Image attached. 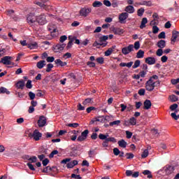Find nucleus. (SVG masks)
<instances>
[{
	"mask_svg": "<svg viewBox=\"0 0 179 179\" xmlns=\"http://www.w3.org/2000/svg\"><path fill=\"white\" fill-rule=\"evenodd\" d=\"M159 79L157 75L151 76L149 80L145 83V90L148 92H153L155 87H156V80Z\"/></svg>",
	"mask_w": 179,
	"mask_h": 179,
	"instance_id": "obj_1",
	"label": "nucleus"
},
{
	"mask_svg": "<svg viewBox=\"0 0 179 179\" xmlns=\"http://www.w3.org/2000/svg\"><path fill=\"white\" fill-rule=\"evenodd\" d=\"M41 136H43V134H41L38 129H35L33 133L29 134V138H33L34 141H40Z\"/></svg>",
	"mask_w": 179,
	"mask_h": 179,
	"instance_id": "obj_2",
	"label": "nucleus"
},
{
	"mask_svg": "<svg viewBox=\"0 0 179 179\" xmlns=\"http://www.w3.org/2000/svg\"><path fill=\"white\" fill-rule=\"evenodd\" d=\"M12 57L10 56H5L1 58L0 61V64H3V65H13L15 66V63L11 62Z\"/></svg>",
	"mask_w": 179,
	"mask_h": 179,
	"instance_id": "obj_3",
	"label": "nucleus"
},
{
	"mask_svg": "<svg viewBox=\"0 0 179 179\" xmlns=\"http://www.w3.org/2000/svg\"><path fill=\"white\" fill-rule=\"evenodd\" d=\"M90 12H92V8L86 7L82 8L79 12L80 16H83V17H87V16H89Z\"/></svg>",
	"mask_w": 179,
	"mask_h": 179,
	"instance_id": "obj_4",
	"label": "nucleus"
},
{
	"mask_svg": "<svg viewBox=\"0 0 179 179\" xmlns=\"http://www.w3.org/2000/svg\"><path fill=\"white\" fill-rule=\"evenodd\" d=\"M132 51H134V45L132 44L122 48V53L123 55H128V54H130Z\"/></svg>",
	"mask_w": 179,
	"mask_h": 179,
	"instance_id": "obj_5",
	"label": "nucleus"
},
{
	"mask_svg": "<svg viewBox=\"0 0 179 179\" xmlns=\"http://www.w3.org/2000/svg\"><path fill=\"white\" fill-rule=\"evenodd\" d=\"M27 23L29 24H31V26H33L34 23H36L37 22V17L34 15V13H30L27 17Z\"/></svg>",
	"mask_w": 179,
	"mask_h": 179,
	"instance_id": "obj_6",
	"label": "nucleus"
},
{
	"mask_svg": "<svg viewBox=\"0 0 179 179\" xmlns=\"http://www.w3.org/2000/svg\"><path fill=\"white\" fill-rule=\"evenodd\" d=\"M124 127H131V125H136V118L132 117L129 120H124Z\"/></svg>",
	"mask_w": 179,
	"mask_h": 179,
	"instance_id": "obj_7",
	"label": "nucleus"
},
{
	"mask_svg": "<svg viewBox=\"0 0 179 179\" xmlns=\"http://www.w3.org/2000/svg\"><path fill=\"white\" fill-rule=\"evenodd\" d=\"M87 135H89V130L86 129L81 133V135L78 137L77 141L78 142H83L86 138H87Z\"/></svg>",
	"mask_w": 179,
	"mask_h": 179,
	"instance_id": "obj_8",
	"label": "nucleus"
},
{
	"mask_svg": "<svg viewBox=\"0 0 179 179\" xmlns=\"http://www.w3.org/2000/svg\"><path fill=\"white\" fill-rule=\"evenodd\" d=\"M129 14L128 13H122L119 15V22L120 23H125V20L128 19Z\"/></svg>",
	"mask_w": 179,
	"mask_h": 179,
	"instance_id": "obj_9",
	"label": "nucleus"
},
{
	"mask_svg": "<svg viewBox=\"0 0 179 179\" xmlns=\"http://www.w3.org/2000/svg\"><path fill=\"white\" fill-rule=\"evenodd\" d=\"M36 22L39 24H41V25L45 24V23H47V20L45 19V15H41L36 17Z\"/></svg>",
	"mask_w": 179,
	"mask_h": 179,
	"instance_id": "obj_10",
	"label": "nucleus"
},
{
	"mask_svg": "<svg viewBox=\"0 0 179 179\" xmlns=\"http://www.w3.org/2000/svg\"><path fill=\"white\" fill-rule=\"evenodd\" d=\"M47 124V119L44 116H41L38 120V125L40 128H43Z\"/></svg>",
	"mask_w": 179,
	"mask_h": 179,
	"instance_id": "obj_11",
	"label": "nucleus"
},
{
	"mask_svg": "<svg viewBox=\"0 0 179 179\" xmlns=\"http://www.w3.org/2000/svg\"><path fill=\"white\" fill-rule=\"evenodd\" d=\"M179 32L178 31H173L172 32V37L171 38V44H174L176 41H177V38H178Z\"/></svg>",
	"mask_w": 179,
	"mask_h": 179,
	"instance_id": "obj_12",
	"label": "nucleus"
},
{
	"mask_svg": "<svg viewBox=\"0 0 179 179\" xmlns=\"http://www.w3.org/2000/svg\"><path fill=\"white\" fill-rule=\"evenodd\" d=\"M145 63L148 65H155L156 64V58L152 57H149L145 58Z\"/></svg>",
	"mask_w": 179,
	"mask_h": 179,
	"instance_id": "obj_13",
	"label": "nucleus"
},
{
	"mask_svg": "<svg viewBox=\"0 0 179 179\" xmlns=\"http://www.w3.org/2000/svg\"><path fill=\"white\" fill-rule=\"evenodd\" d=\"M124 10L126 11V13H135V8L133 7V6L129 5L125 7Z\"/></svg>",
	"mask_w": 179,
	"mask_h": 179,
	"instance_id": "obj_14",
	"label": "nucleus"
},
{
	"mask_svg": "<svg viewBox=\"0 0 179 179\" xmlns=\"http://www.w3.org/2000/svg\"><path fill=\"white\" fill-rule=\"evenodd\" d=\"M174 172V166H168L165 169V173L167 176H170V174H172V173Z\"/></svg>",
	"mask_w": 179,
	"mask_h": 179,
	"instance_id": "obj_15",
	"label": "nucleus"
},
{
	"mask_svg": "<svg viewBox=\"0 0 179 179\" xmlns=\"http://www.w3.org/2000/svg\"><path fill=\"white\" fill-rule=\"evenodd\" d=\"M78 131L76 130H73L69 132L70 135H71V139L73 141H76V138H78Z\"/></svg>",
	"mask_w": 179,
	"mask_h": 179,
	"instance_id": "obj_16",
	"label": "nucleus"
},
{
	"mask_svg": "<svg viewBox=\"0 0 179 179\" xmlns=\"http://www.w3.org/2000/svg\"><path fill=\"white\" fill-rule=\"evenodd\" d=\"M113 32L114 33V34L121 36V34H124V29L121 28H113Z\"/></svg>",
	"mask_w": 179,
	"mask_h": 179,
	"instance_id": "obj_17",
	"label": "nucleus"
},
{
	"mask_svg": "<svg viewBox=\"0 0 179 179\" xmlns=\"http://www.w3.org/2000/svg\"><path fill=\"white\" fill-rule=\"evenodd\" d=\"M152 107V101L149 99H146L144 101V109L149 110Z\"/></svg>",
	"mask_w": 179,
	"mask_h": 179,
	"instance_id": "obj_18",
	"label": "nucleus"
},
{
	"mask_svg": "<svg viewBox=\"0 0 179 179\" xmlns=\"http://www.w3.org/2000/svg\"><path fill=\"white\" fill-rule=\"evenodd\" d=\"M157 45L159 49L163 50V48L166 47V41L160 40L159 41L157 42Z\"/></svg>",
	"mask_w": 179,
	"mask_h": 179,
	"instance_id": "obj_19",
	"label": "nucleus"
},
{
	"mask_svg": "<svg viewBox=\"0 0 179 179\" xmlns=\"http://www.w3.org/2000/svg\"><path fill=\"white\" fill-rule=\"evenodd\" d=\"M45 65V60H41L36 64V66L38 69H43Z\"/></svg>",
	"mask_w": 179,
	"mask_h": 179,
	"instance_id": "obj_20",
	"label": "nucleus"
},
{
	"mask_svg": "<svg viewBox=\"0 0 179 179\" xmlns=\"http://www.w3.org/2000/svg\"><path fill=\"white\" fill-rule=\"evenodd\" d=\"M55 63L57 66H66L67 65L66 62H62L60 59L55 60Z\"/></svg>",
	"mask_w": 179,
	"mask_h": 179,
	"instance_id": "obj_21",
	"label": "nucleus"
},
{
	"mask_svg": "<svg viewBox=\"0 0 179 179\" xmlns=\"http://www.w3.org/2000/svg\"><path fill=\"white\" fill-rule=\"evenodd\" d=\"M115 45H113L108 50H106L105 52V57H110V55L113 54V52L114 51V50H115Z\"/></svg>",
	"mask_w": 179,
	"mask_h": 179,
	"instance_id": "obj_22",
	"label": "nucleus"
},
{
	"mask_svg": "<svg viewBox=\"0 0 179 179\" xmlns=\"http://www.w3.org/2000/svg\"><path fill=\"white\" fill-rule=\"evenodd\" d=\"M117 143H118V145H119L120 148H122L123 149H125V148H127V143L126 141L124 140V139H122V140L119 141L117 142Z\"/></svg>",
	"mask_w": 179,
	"mask_h": 179,
	"instance_id": "obj_23",
	"label": "nucleus"
},
{
	"mask_svg": "<svg viewBox=\"0 0 179 179\" xmlns=\"http://www.w3.org/2000/svg\"><path fill=\"white\" fill-rule=\"evenodd\" d=\"M146 23H148V18L143 17L140 25V29H145L146 27Z\"/></svg>",
	"mask_w": 179,
	"mask_h": 179,
	"instance_id": "obj_24",
	"label": "nucleus"
},
{
	"mask_svg": "<svg viewBox=\"0 0 179 179\" xmlns=\"http://www.w3.org/2000/svg\"><path fill=\"white\" fill-rule=\"evenodd\" d=\"M143 57H145V51L139 50L136 53V58L141 59L143 58Z\"/></svg>",
	"mask_w": 179,
	"mask_h": 179,
	"instance_id": "obj_25",
	"label": "nucleus"
},
{
	"mask_svg": "<svg viewBox=\"0 0 179 179\" xmlns=\"http://www.w3.org/2000/svg\"><path fill=\"white\" fill-rule=\"evenodd\" d=\"M24 81L20 80L17 83L16 87H17V89H23V87H24Z\"/></svg>",
	"mask_w": 179,
	"mask_h": 179,
	"instance_id": "obj_26",
	"label": "nucleus"
},
{
	"mask_svg": "<svg viewBox=\"0 0 179 179\" xmlns=\"http://www.w3.org/2000/svg\"><path fill=\"white\" fill-rule=\"evenodd\" d=\"M27 47L28 48H30V50H34L38 47V45L37 43L34 42V43L28 44Z\"/></svg>",
	"mask_w": 179,
	"mask_h": 179,
	"instance_id": "obj_27",
	"label": "nucleus"
},
{
	"mask_svg": "<svg viewBox=\"0 0 179 179\" xmlns=\"http://www.w3.org/2000/svg\"><path fill=\"white\" fill-rule=\"evenodd\" d=\"M103 6V3H101V1H95L93 3H92V6L94 8H100V6Z\"/></svg>",
	"mask_w": 179,
	"mask_h": 179,
	"instance_id": "obj_28",
	"label": "nucleus"
},
{
	"mask_svg": "<svg viewBox=\"0 0 179 179\" xmlns=\"http://www.w3.org/2000/svg\"><path fill=\"white\" fill-rule=\"evenodd\" d=\"M1 93H3V94L6 93V94H10V92H9L8 89L3 87H0V94Z\"/></svg>",
	"mask_w": 179,
	"mask_h": 179,
	"instance_id": "obj_29",
	"label": "nucleus"
},
{
	"mask_svg": "<svg viewBox=\"0 0 179 179\" xmlns=\"http://www.w3.org/2000/svg\"><path fill=\"white\" fill-rule=\"evenodd\" d=\"M66 44L65 43H63V44H58L56 45V48L57 50H59V51H62L64 50V48H65L66 47Z\"/></svg>",
	"mask_w": 179,
	"mask_h": 179,
	"instance_id": "obj_30",
	"label": "nucleus"
},
{
	"mask_svg": "<svg viewBox=\"0 0 179 179\" xmlns=\"http://www.w3.org/2000/svg\"><path fill=\"white\" fill-rule=\"evenodd\" d=\"M143 174H144V176H148V178H152L153 177V176H152V173L149 170H145L143 172Z\"/></svg>",
	"mask_w": 179,
	"mask_h": 179,
	"instance_id": "obj_31",
	"label": "nucleus"
},
{
	"mask_svg": "<svg viewBox=\"0 0 179 179\" xmlns=\"http://www.w3.org/2000/svg\"><path fill=\"white\" fill-rule=\"evenodd\" d=\"M143 13H145V8H141L137 10V15L139 17L143 16Z\"/></svg>",
	"mask_w": 179,
	"mask_h": 179,
	"instance_id": "obj_32",
	"label": "nucleus"
},
{
	"mask_svg": "<svg viewBox=\"0 0 179 179\" xmlns=\"http://www.w3.org/2000/svg\"><path fill=\"white\" fill-rule=\"evenodd\" d=\"M149 156V150L148 149L144 150L143 154L141 155V157L143 159H146V157Z\"/></svg>",
	"mask_w": 179,
	"mask_h": 179,
	"instance_id": "obj_33",
	"label": "nucleus"
},
{
	"mask_svg": "<svg viewBox=\"0 0 179 179\" xmlns=\"http://www.w3.org/2000/svg\"><path fill=\"white\" fill-rule=\"evenodd\" d=\"M93 101V99L91 98H87L83 102V106H87V104H90Z\"/></svg>",
	"mask_w": 179,
	"mask_h": 179,
	"instance_id": "obj_34",
	"label": "nucleus"
},
{
	"mask_svg": "<svg viewBox=\"0 0 179 179\" xmlns=\"http://www.w3.org/2000/svg\"><path fill=\"white\" fill-rule=\"evenodd\" d=\"M120 124H121V120H115L113 122H110L109 125L110 127H114V125H120Z\"/></svg>",
	"mask_w": 179,
	"mask_h": 179,
	"instance_id": "obj_35",
	"label": "nucleus"
},
{
	"mask_svg": "<svg viewBox=\"0 0 179 179\" xmlns=\"http://www.w3.org/2000/svg\"><path fill=\"white\" fill-rule=\"evenodd\" d=\"M141 65V60L137 59L135 61L134 64L133 65V69H136Z\"/></svg>",
	"mask_w": 179,
	"mask_h": 179,
	"instance_id": "obj_36",
	"label": "nucleus"
},
{
	"mask_svg": "<svg viewBox=\"0 0 179 179\" xmlns=\"http://www.w3.org/2000/svg\"><path fill=\"white\" fill-rule=\"evenodd\" d=\"M99 139H101V141H106L107 138H108V134H100L99 135Z\"/></svg>",
	"mask_w": 179,
	"mask_h": 179,
	"instance_id": "obj_37",
	"label": "nucleus"
},
{
	"mask_svg": "<svg viewBox=\"0 0 179 179\" xmlns=\"http://www.w3.org/2000/svg\"><path fill=\"white\" fill-rule=\"evenodd\" d=\"M169 98H170L171 101H172L173 103L178 101V97L176 95H171L169 96Z\"/></svg>",
	"mask_w": 179,
	"mask_h": 179,
	"instance_id": "obj_38",
	"label": "nucleus"
},
{
	"mask_svg": "<svg viewBox=\"0 0 179 179\" xmlns=\"http://www.w3.org/2000/svg\"><path fill=\"white\" fill-rule=\"evenodd\" d=\"M134 48L136 49V51L141 48V43L139 41H136L134 43Z\"/></svg>",
	"mask_w": 179,
	"mask_h": 179,
	"instance_id": "obj_39",
	"label": "nucleus"
},
{
	"mask_svg": "<svg viewBox=\"0 0 179 179\" xmlns=\"http://www.w3.org/2000/svg\"><path fill=\"white\" fill-rule=\"evenodd\" d=\"M54 68V64L50 63L47 65L46 72H51V70Z\"/></svg>",
	"mask_w": 179,
	"mask_h": 179,
	"instance_id": "obj_40",
	"label": "nucleus"
},
{
	"mask_svg": "<svg viewBox=\"0 0 179 179\" xmlns=\"http://www.w3.org/2000/svg\"><path fill=\"white\" fill-rule=\"evenodd\" d=\"M140 5H144L145 6H152L153 4L152 3V1H144L143 3H140Z\"/></svg>",
	"mask_w": 179,
	"mask_h": 179,
	"instance_id": "obj_41",
	"label": "nucleus"
},
{
	"mask_svg": "<svg viewBox=\"0 0 179 179\" xmlns=\"http://www.w3.org/2000/svg\"><path fill=\"white\" fill-rule=\"evenodd\" d=\"M106 141L108 142H113V143H115V142H117V140L114 137H106Z\"/></svg>",
	"mask_w": 179,
	"mask_h": 179,
	"instance_id": "obj_42",
	"label": "nucleus"
},
{
	"mask_svg": "<svg viewBox=\"0 0 179 179\" xmlns=\"http://www.w3.org/2000/svg\"><path fill=\"white\" fill-rule=\"evenodd\" d=\"M37 162V157L36 156H32L31 157V158L29 159V162L28 163H36Z\"/></svg>",
	"mask_w": 179,
	"mask_h": 179,
	"instance_id": "obj_43",
	"label": "nucleus"
},
{
	"mask_svg": "<svg viewBox=\"0 0 179 179\" xmlns=\"http://www.w3.org/2000/svg\"><path fill=\"white\" fill-rule=\"evenodd\" d=\"M67 126L71 128H78V127H79V123H69Z\"/></svg>",
	"mask_w": 179,
	"mask_h": 179,
	"instance_id": "obj_44",
	"label": "nucleus"
},
{
	"mask_svg": "<svg viewBox=\"0 0 179 179\" xmlns=\"http://www.w3.org/2000/svg\"><path fill=\"white\" fill-rule=\"evenodd\" d=\"M159 29L158 28L157 26L155 25L152 27V33L154 34H157V33H159Z\"/></svg>",
	"mask_w": 179,
	"mask_h": 179,
	"instance_id": "obj_45",
	"label": "nucleus"
},
{
	"mask_svg": "<svg viewBox=\"0 0 179 179\" xmlns=\"http://www.w3.org/2000/svg\"><path fill=\"white\" fill-rule=\"evenodd\" d=\"M27 166L29 167V170H31V171H36V168H34V166L31 163H27Z\"/></svg>",
	"mask_w": 179,
	"mask_h": 179,
	"instance_id": "obj_46",
	"label": "nucleus"
},
{
	"mask_svg": "<svg viewBox=\"0 0 179 179\" xmlns=\"http://www.w3.org/2000/svg\"><path fill=\"white\" fill-rule=\"evenodd\" d=\"M100 41H103L104 43H107V40H108V36H103L99 38Z\"/></svg>",
	"mask_w": 179,
	"mask_h": 179,
	"instance_id": "obj_47",
	"label": "nucleus"
},
{
	"mask_svg": "<svg viewBox=\"0 0 179 179\" xmlns=\"http://www.w3.org/2000/svg\"><path fill=\"white\" fill-rule=\"evenodd\" d=\"M55 155H58V150H53L49 155V157L50 159H52V157H54V156H55Z\"/></svg>",
	"mask_w": 179,
	"mask_h": 179,
	"instance_id": "obj_48",
	"label": "nucleus"
},
{
	"mask_svg": "<svg viewBox=\"0 0 179 179\" xmlns=\"http://www.w3.org/2000/svg\"><path fill=\"white\" fill-rule=\"evenodd\" d=\"M29 96L31 100H34V99H36V94L33 92H29Z\"/></svg>",
	"mask_w": 179,
	"mask_h": 179,
	"instance_id": "obj_49",
	"label": "nucleus"
},
{
	"mask_svg": "<svg viewBox=\"0 0 179 179\" xmlns=\"http://www.w3.org/2000/svg\"><path fill=\"white\" fill-rule=\"evenodd\" d=\"M156 54L157 57H162V55H163V49H158Z\"/></svg>",
	"mask_w": 179,
	"mask_h": 179,
	"instance_id": "obj_50",
	"label": "nucleus"
},
{
	"mask_svg": "<svg viewBox=\"0 0 179 179\" xmlns=\"http://www.w3.org/2000/svg\"><path fill=\"white\" fill-rule=\"evenodd\" d=\"M111 6L113 8H118V1L117 0H113L112 1Z\"/></svg>",
	"mask_w": 179,
	"mask_h": 179,
	"instance_id": "obj_51",
	"label": "nucleus"
},
{
	"mask_svg": "<svg viewBox=\"0 0 179 179\" xmlns=\"http://www.w3.org/2000/svg\"><path fill=\"white\" fill-rule=\"evenodd\" d=\"M113 153H114L115 156H118V155H120V153H121V152L120 151V150L117 148H115L113 149Z\"/></svg>",
	"mask_w": 179,
	"mask_h": 179,
	"instance_id": "obj_52",
	"label": "nucleus"
},
{
	"mask_svg": "<svg viewBox=\"0 0 179 179\" xmlns=\"http://www.w3.org/2000/svg\"><path fill=\"white\" fill-rule=\"evenodd\" d=\"M26 87L27 89H31V87H33V85H31V80H29L27 82Z\"/></svg>",
	"mask_w": 179,
	"mask_h": 179,
	"instance_id": "obj_53",
	"label": "nucleus"
},
{
	"mask_svg": "<svg viewBox=\"0 0 179 179\" xmlns=\"http://www.w3.org/2000/svg\"><path fill=\"white\" fill-rule=\"evenodd\" d=\"M95 110H96V108H94V106H90L87 108V113L90 114V113H92V111H94Z\"/></svg>",
	"mask_w": 179,
	"mask_h": 179,
	"instance_id": "obj_54",
	"label": "nucleus"
},
{
	"mask_svg": "<svg viewBox=\"0 0 179 179\" xmlns=\"http://www.w3.org/2000/svg\"><path fill=\"white\" fill-rule=\"evenodd\" d=\"M178 108V105L177 103H173L170 106V109L171 111H174V110L177 109Z\"/></svg>",
	"mask_w": 179,
	"mask_h": 179,
	"instance_id": "obj_55",
	"label": "nucleus"
},
{
	"mask_svg": "<svg viewBox=\"0 0 179 179\" xmlns=\"http://www.w3.org/2000/svg\"><path fill=\"white\" fill-rule=\"evenodd\" d=\"M96 62H98V64H104V58L103 57H98L96 58Z\"/></svg>",
	"mask_w": 179,
	"mask_h": 179,
	"instance_id": "obj_56",
	"label": "nucleus"
},
{
	"mask_svg": "<svg viewBox=\"0 0 179 179\" xmlns=\"http://www.w3.org/2000/svg\"><path fill=\"white\" fill-rule=\"evenodd\" d=\"M126 137L127 138V139H131V138H132V132L129 131H126Z\"/></svg>",
	"mask_w": 179,
	"mask_h": 179,
	"instance_id": "obj_57",
	"label": "nucleus"
},
{
	"mask_svg": "<svg viewBox=\"0 0 179 179\" xmlns=\"http://www.w3.org/2000/svg\"><path fill=\"white\" fill-rule=\"evenodd\" d=\"M158 38H166V32L162 31L158 35Z\"/></svg>",
	"mask_w": 179,
	"mask_h": 179,
	"instance_id": "obj_58",
	"label": "nucleus"
},
{
	"mask_svg": "<svg viewBox=\"0 0 179 179\" xmlns=\"http://www.w3.org/2000/svg\"><path fill=\"white\" fill-rule=\"evenodd\" d=\"M6 52V49L5 48H0V57H3Z\"/></svg>",
	"mask_w": 179,
	"mask_h": 179,
	"instance_id": "obj_59",
	"label": "nucleus"
},
{
	"mask_svg": "<svg viewBox=\"0 0 179 179\" xmlns=\"http://www.w3.org/2000/svg\"><path fill=\"white\" fill-rule=\"evenodd\" d=\"M68 39V36L63 35L60 37L59 41L60 43H64V41H66V40Z\"/></svg>",
	"mask_w": 179,
	"mask_h": 179,
	"instance_id": "obj_60",
	"label": "nucleus"
},
{
	"mask_svg": "<svg viewBox=\"0 0 179 179\" xmlns=\"http://www.w3.org/2000/svg\"><path fill=\"white\" fill-rule=\"evenodd\" d=\"M103 5H105V6L110 7V6H111V2L108 0H104Z\"/></svg>",
	"mask_w": 179,
	"mask_h": 179,
	"instance_id": "obj_61",
	"label": "nucleus"
},
{
	"mask_svg": "<svg viewBox=\"0 0 179 179\" xmlns=\"http://www.w3.org/2000/svg\"><path fill=\"white\" fill-rule=\"evenodd\" d=\"M55 59L54 57H48L46 61L47 62H54Z\"/></svg>",
	"mask_w": 179,
	"mask_h": 179,
	"instance_id": "obj_62",
	"label": "nucleus"
},
{
	"mask_svg": "<svg viewBox=\"0 0 179 179\" xmlns=\"http://www.w3.org/2000/svg\"><path fill=\"white\" fill-rule=\"evenodd\" d=\"M152 135H155V136L157 137L159 136V131H157V129H152Z\"/></svg>",
	"mask_w": 179,
	"mask_h": 179,
	"instance_id": "obj_63",
	"label": "nucleus"
},
{
	"mask_svg": "<svg viewBox=\"0 0 179 179\" xmlns=\"http://www.w3.org/2000/svg\"><path fill=\"white\" fill-rule=\"evenodd\" d=\"M171 83H172V85H177V83H179V78L172 79L171 80Z\"/></svg>",
	"mask_w": 179,
	"mask_h": 179,
	"instance_id": "obj_64",
	"label": "nucleus"
}]
</instances>
